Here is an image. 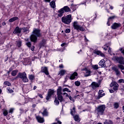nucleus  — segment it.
I'll list each match as a JSON object with an SVG mask.
<instances>
[{"mask_svg": "<svg viewBox=\"0 0 124 124\" xmlns=\"http://www.w3.org/2000/svg\"><path fill=\"white\" fill-rule=\"evenodd\" d=\"M75 84L76 85V86H77V87H79V86L81 85V83L80 82V81H75Z\"/></svg>", "mask_w": 124, "mask_h": 124, "instance_id": "obj_41", "label": "nucleus"}, {"mask_svg": "<svg viewBox=\"0 0 124 124\" xmlns=\"http://www.w3.org/2000/svg\"><path fill=\"white\" fill-rule=\"evenodd\" d=\"M114 16H111L108 19V21L107 22V25L108 26H110V22H112V19H114Z\"/></svg>", "mask_w": 124, "mask_h": 124, "instance_id": "obj_30", "label": "nucleus"}, {"mask_svg": "<svg viewBox=\"0 0 124 124\" xmlns=\"http://www.w3.org/2000/svg\"><path fill=\"white\" fill-rule=\"evenodd\" d=\"M69 98L71 101H72V102H74V99H73L72 97L71 96H69Z\"/></svg>", "mask_w": 124, "mask_h": 124, "instance_id": "obj_48", "label": "nucleus"}, {"mask_svg": "<svg viewBox=\"0 0 124 124\" xmlns=\"http://www.w3.org/2000/svg\"><path fill=\"white\" fill-rule=\"evenodd\" d=\"M3 114L4 115V116H7V114H8V112H7V110L6 109H5L3 111Z\"/></svg>", "mask_w": 124, "mask_h": 124, "instance_id": "obj_45", "label": "nucleus"}, {"mask_svg": "<svg viewBox=\"0 0 124 124\" xmlns=\"http://www.w3.org/2000/svg\"><path fill=\"white\" fill-rule=\"evenodd\" d=\"M18 77L22 79L23 82L27 83L29 81L28 78H27V74L25 72L19 73L17 75Z\"/></svg>", "mask_w": 124, "mask_h": 124, "instance_id": "obj_4", "label": "nucleus"}, {"mask_svg": "<svg viewBox=\"0 0 124 124\" xmlns=\"http://www.w3.org/2000/svg\"><path fill=\"white\" fill-rule=\"evenodd\" d=\"M58 98L59 100H60V102H62V104H63V102H64V100H63V98H62V94H58Z\"/></svg>", "mask_w": 124, "mask_h": 124, "instance_id": "obj_19", "label": "nucleus"}, {"mask_svg": "<svg viewBox=\"0 0 124 124\" xmlns=\"http://www.w3.org/2000/svg\"><path fill=\"white\" fill-rule=\"evenodd\" d=\"M76 111H75V107H74L71 110V114L72 116H74L75 115Z\"/></svg>", "mask_w": 124, "mask_h": 124, "instance_id": "obj_31", "label": "nucleus"}, {"mask_svg": "<svg viewBox=\"0 0 124 124\" xmlns=\"http://www.w3.org/2000/svg\"><path fill=\"white\" fill-rule=\"evenodd\" d=\"M50 6L52 8H55L56 7V3L55 2L54 0H52L50 3Z\"/></svg>", "mask_w": 124, "mask_h": 124, "instance_id": "obj_29", "label": "nucleus"}, {"mask_svg": "<svg viewBox=\"0 0 124 124\" xmlns=\"http://www.w3.org/2000/svg\"><path fill=\"white\" fill-rule=\"evenodd\" d=\"M85 37V41L86 42L89 41V40H88V39H87V37H86V36H84Z\"/></svg>", "mask_w": 124, "mask_h": 124, "instance_id": "obj_62", "label": "nucleus"}, {"mask_svg": "<svg viewBox=\"0 0 124 124\" xmlns=\"http://www.w3.org/2000/svg\"><path fill=\"white\" fill-rule=\"evenodd\" d=\"M54 103L55 105H59V104H60V102H59V100H58V99H57V98H56L55 99Z\"/></svg>", "mask_w": 124, "mask_h": 124, "instance_id": "obj_39", "label": "nucleus"}, {"mask_svg": "<svg viewBox=\"0 0 124 124\" xmlns=\"http://www.w3.org/2000/svg\"><path fill=\"white\" fill-rule=\"evenodd\" d=\"M38 96H39V97H40V98H43V96H42V94H39Z\"/></svg>", "mask_w": 124, "mask_h": 124, "instance_id": "obj_57", "label": "nucleus"}, {"mask_svg": "<svg viewBox=\"0 0 124 124\" xmlns=\"http://www.w3.org/2000/svg\"><path fill=\"white\" fill-rule=\"evenodd\" d=\"M111 45V43H108L107 44H106V45L102 47V48L105 50V51H106L107 49H108V47Z\"/></svg>", "mask_w": 124, "mask_h": 124, "instance_id": "obj_22", "label": "nucleus"}, {"mask_svg": "<svg viewBox=\"0 0 124 124\" xmlns=\"http://www.w3.org/2000/svg\"><path fill=\"white\" fill-rule=\"evenodd\" d=\"M109 93H114V90H109Z\"/></svg>", "mask_w": 124, "mask_h": 124, "instance_id": "obj_61", "label": "nucleus"}, {"mask_svg": "<svg viewBox=\"0 0 124 124\" xmlns=\"http://www.w3.org/2000/svg\"><path fill=\"white\" fill-rule=\"evenodd\" d=\"M104 124H108V121L107 120H106L104 122Z\"/></svg>", "mask_w": 124, "mask_h": 124, "instance_id": "obj_60", "label": "nucleus"}, {"mask_svg": "<svg viewBox=\"0 0 124 124\" xmlns=\"http://www.w3.org/2000/svg\"><path fill=\"white\" fill-rule=\"evenodd\" d=\"M41 36V34H40V30L34 29L32 34L30 36V39L32 42H36L37 41V37H40Z\"/></svg>", "mask_w": 124, "mask_h": 124, "instance_id": "obj_1", "label": "nucleus"}, {"mask_svg": "<svg viewBox=\"0 0 124 124\" xmlns=\"http://www.w3.org/2000/svg\"><path fill=\"white\" fill-rule=\"evenodd\" d=\"M63 92H68V93H71V91L69 90L68 88H64L62 90Z\"/></svg>", "mask_w": 124, "mask_h": 124, "instance_id": "obj_40", "label": "nucleus"}, {"mask_svg": "<svg viewBox=\"0 0 124 124\" xmlns=\"http://www.w3.org/2000/svg\"><path fill=\"white\" fill-rule=\"evenodd\" d=\"M91 67V66L85 67L82 69L85 77H89V76H91V74H92Z\"/></svg>", "mask_w": 124, "mask_h": 124, "instance_id": "obj_5", "label": "nucleus"}, {"mask_svg": "<svg viewBox=\"0 0 124 124\" xmlns=\"http://www.w3.org/2000/svg\"><path fill=\"white\" fill-rule=\"evenodd\" d=\"M113 60H115V61H116L117 62H118L119 63H120V64H118V66L121 70H124V65H124V57H115L113 58Z\"/></svg>", "mask_w": 124, "mask_h": 124, "instance_id": "obj_2", "label": "nucleus"}, {"mask_svg": "<svg viewBox=\"0 0 124 124\" xmlns=\"http://www.w3.org/2000/svg\"><path fill=\"white\" fill-rule=\"evenodd\" d=\"M64 79H65V80L64 81V83H66V82L67 81V80H68V78H67V76L65 77Z\"/></svg>", "mask_w": 124, "mask_h": 124, "instance_id": "obj_54", "label": "nucleus"}, {"mask_svg": "<svg viewBox=\"0 0 124 124\" xmlns=\"http://www.w3.org/2000/svg\"><path fill=\"white\" fill-rule=\"evenodd\" d=\"M29 124V122L28 121H25L23 123V124Z\"/></svg>", "mask_w": 124, "mask_h": 124, "instance_id": "obj_64", "label": "nucleus"}, {"mask_svg": "<svg viewBox=\"0 0 124 124\" xmlns=\"http://www.w3.org/2000/svg\"><path fill=\"white\" fill-rule=\"evenodd\" d=\"M110 87H113L114 91H117L119 88V84H117L116 82L113 81L110 84Z\"/></svg>", "mask_w": 124, "mask_h": 124, "instance_id": "obj_9", "label": "nucleus"}, {"mask_svg": "<svg viewBox=\"0 0 124 124\" xmlns=\"http://www.w3.org/2000/svg\"><path fill=\"white\" fill-rule=\"evenodd\" d=\"M78 75V74H77V72H75L74 73L71 74L69 79L70 80H74L76 77H77V76Z\"/></svg>", "mask_w": 124, "mask_h": 124, "instance_id": "obj_11", "label": "nucleus"}, {"mask_svg": "<svg viewBox=\"0 0 124 124\" xmlns=\"http://www.w3.org/2000/svg\"><path fill=\"white\" fill-rule=\"evenodd\" d=\"M22 31V29H20L19 27H16L14 31V33H20Z\"/></svg>", "mask_w": 124, "mask_h": 124, "instance_id": "obj_21", "label": "nucleus"}, {"mask_svg": "<svg viewBox=\"0 0 124 124\" xmlns=\"http://www.w3.org/2000/svg\"><path fill=\"white\" fill-rule=\"evenodd\" d=\"M46 44V40L43 39L42 40V42L40 44V46H41V47H44Z\"/></svg>", "mask_w": 124, "mask_h": 124, "instance_id": "obj_25", "label": "nucleus"}, {"mask_svg": "<svg viewBox=\"0 0 124 124\" xmlns=\"http://www.w3.org/2000/svg\"><path fill=\"white\" fill-rule=\"evenodd\" d=\"M17 73H18V70H14L12 72V76H16V75H17Z\"/></svg>", "mask_w": 124, "mask_h": 124, "instance_id": "obj_32", "label": "nucleus"}, {"mask_svg": "<svg viewBox=\"0 0 124 124\" xmlns=\"http://www.w3.org/2000/svg\"><path fill=\"white\" fill-rule=\"evenodd\" d=\"M4 85H5L6 86H11V83L9 82V81H5L4 82Z\"/></svg>", "mask_w": 124, "mask_h": 124, "instance_id": "obj_37", "label": "nucleus"}, {"mask_svg": "<svg viewBox=\"0 0 124 124\" xmlns=\"http://www.w3.org/2000/svg\"><path fill=\"white\" fill-rule=\"evenodd\" d=\"M7 90L9 92V93H13L14 92L12 89H10V88H7Z\"/></svg>", "mask_w": 124, "mask_h": 124, "instance_id": "obj_44", "label": "nucleus"}, {"mask_svg": "<svg viewBox=\"0 0 124 124\" xmlns=\"http://www.w3.org/2000/svg\"><path fill=\"white\" fill-rule=\"evenodd\" d=\"M72 18L71 17V15H68L66 16H63L62 18V21L66 25H69L70 23H71Z\"/></svg>", "mask_w": 124, "mask_h": 124, "instance_id": "obj_3", "label": "nucleus"}, {"mask_svg": "<svg viewBox=\"0 0 124 124\" xmlns=\"http://www.w3.org/2000/svg\"><path fill=\"white\" fill-rule=\"evenodd\" d=\"M74 119L76 122H78V123H79L80 122V118L79 117V116L76 115L75 116H74Z\"/></svg>", "mask_w": 124, "mask_h": 124, "instance_id": "obj_27", "label": "nucleus"}, {"mask_svg": "<svg viewBox=\"0 0 124 124\" xmlns=\"http://www.w3.org/2000/svg\"><path fill=\"white\" fill-rule=\"evenodd\" d=\"M112 70H114V71H115L117 76H120L121 73L120 72L118 68H117V67L113 66L112 67Z\"/></svg>", "mask_w": 124, "mask_h": 124, "instance_id": "obj_14", "label": "nucleus"}, {"mask_svg": "<svg viewBox=\"0 0 124 124\" xmlns=\"http://www.w3.org/2000/svg\"><path fill=\"white\" fill-rule=\"evenodd\" d=\"M92 68L94 70H97L99 68V67H98V65H96H96H92Z\"/></svg>", "mask_w": 124, "mask_h": 124, "instance_id": "obj_35", "label": "nucleus"}, {"mask_svg": "<svg viewBox=\"0 0 124 124\" xmlns=\"http://www.w3.org/2000/svg\"><path fill=\"white\" fill-rule=\"evenodd\" d=\"M21 31H23V32H24L25 33H29V32H30L29 31V29L26 28L25 27L22 28Z\"/></svg>", "mask_w": 124, "mask_h": 124, "instance_id": "obj_28", "label": "nucleus"}, {"mask_svg": "<svg viewBox=\"0 0 124 124\" xmlns=\"http://www.w3.org/2000/svg\"><path fill=\"white\" fill-rule=\"evenodd\" d=\"M63 95H65V96H66V97H69V95H68V94H67V93H63Z\"/></svg>", "mask_w": 124, "mask_h": 124, "instance_id": "obj_50", "label": "nucleus"}, {"mask_svg": "<svg viewBox=\"0 0 124 124\" xmlns=\"http://www.w3.org/2000/svg\"><path fill=\"white\" fill-rule=\"evenodd\" d=\"M41 71L46 75H49V72H48V68L47 67H42Z\"/></svg>", "mask_w": 124, "mask_h": 124, "instance_id": "obj_10", "label": "nucleus"}, {"mask_svg": "<svg viewBox=\"0 0 124 124\" xmlns=\"http://www.w3.org/2000/svg\"><path fill=\"white\" fill-rule=\"evenodd\" d=\"M42 114L43 116H48V111H47V109L44 108V110L43 112H42Z\"/></svg>", "mask_w": 124, "mask_h": 124, "instance_id": "obj_24", "label": "nucleus"}, {"mask_svg": "<svg viewBox=\"0 0 124 124\" xmlns=\"http://www.w3.org/2000/svg\"><path fill=\"white\" fill-rule=\"evenodd\" d=\"M67 71H66L65 70H61L59 72V75H60V76H63L64 74H65L66 73H67Z\"/></svg>", "mask_w": 124, "mask_h": 124, "instance_id": "obj_18", "label": "nucleus"}, {"mask_svg": "<svg viewBox=\"0 0 124 124\" xmlns=\"http://www.w3.org/2000/svg\"><path fill=\"white\" fill-rule=\"evenodd\" d=\"M56 121L57 122L58 124H62V122L59 121V119L56 118Z\"/></svg>", "mask_w": 124, "mask_h": 124, "instance_id": "obj_49", "label": "nucleus"}, {"mask_svg": "<svg viewBox=\"0 0 124 124\" xmlns=\"http://www.w3.org/2000/svg\"><path fill=\"white\" fill-rule=\"evenodd\" d=\"M114 108H116V109H117V108H119V104L118 103H114Z\"/></svg>", "mask_w": 124, "mask_h": 124, "instance_id": "obj_42", "label": "nucleus"}, {"mask_svg": "<svg viewBox=\"0 0 124 124\" xmlns=\"http://www.w3.org/2000/svg\"><path fill=\"white\" fill-rule=\"evenodd\" d=\"M16 46H17V47H20L22 46V41L20 40L16 41Z\"/></svg>", "mask_w": 124, "mask_h": 124, "instance_id": "obj_33", "label": "nucleus"}, {"mask_svg": "<svg viewBox=\"0 0 124 124\" xmlns=\"http://www.w3.org/2000/svg\"><path fill=\"white\" fill-rule=\"evenodd\" d=\"M108 6H109L110 9H111V10H113V9L114 8V7H113V6H110V5H108Z\"/></svg>", "mask_w": 124, "mask_h": 124, "instance_id": "obj_59", "label": "nucleus"}, {"mask_svg": "<svg viewBox=\"0 0 124 124\" xmlns=\"http://www.w3.org/2000/svg\"><path fill=\"white\" fill-rule=\"evenodd\" d=\"M18 19H19V18H18V17H14L10 18L9 20V22H10V23H12V22H14V21H16V20H18Z\"/></svg>", "mask_w": 124, "mask_h": 124, "instance_id": "obj_26", "label": "nucleus"}, {"mask_svg": "<svg viewBox=\"0 0 124 124\" xmlns=\"http://www.w3.org/2000/svg\"><path fill=\"white\" fill-rule=\"evenodd\" d=\"M105 108H106L105 105H102L98 107V108L96 109V111L98 113V114H100L101 115H102V114H103L105 110Z\"/></svg>", "mask_w": 124, "mask_h": 124, "instance_id": "obj_7", "label": "nucleus"}, {"mask_svg": "<svg viewBox=\"0 0 124 124\" xmlns=\"http://www.w3.org/2000/svg\"><path fill=\"white\" fill-rule=\"evenodd\" d=\"M62 10H63V9H61L60 10H59L58 11V16L59 17H62V15H63V13H64V12H63Z\"/></svg>", "mask_w": 124, "mask_h": 124, "instance_id": "obj_20", "label": "nucleus"}, {"mask_svg": "<svg viewBox=\"0 0 124 124\" xmlns=\"http://www.w3.org/2000/svg\"><path fill=\"white\" fill-rule=\"evenodd\" d=\"M91 24L89 23V20H87L85 23L83 24V27H89V25Z\"/></svg>", "mask_w": 124, "mask_h": 124, "instance_id": "obj_36", "label": "nucleus"}, {"mask_svg": "<svg viewBox=\"0 0 124 124\" xmlns=\"http://www.w3.org/2000/svg\"><path fill=\"white\" fill-rule=\"evenodd\" d=\"M34 48H35L34 46H32L31 47V51H34Z\"/></svg>", "mask_w": 124, "mask_h": 124, "instance_id": "obj_55", "label": "nucleus"}, {"mask_svg": "<svg viewBox=\"0 0 124 124\" xmlns=\"http://www.w3.org/2000/svg\"><path fill=\"white\" fill-rule=\"evenodd\" d=\"M73 27L75 30L77 31H85V28L83 26L78 25V22L77 21H75L73 23Z\"/></svg>", "mask_w": 124, "mask_h": 124, "instance_id": "obj_6", "label": "nucleus"}, {"mask_svg": "<svg viewBox=\"0 0 124 124\" xmlns=\"http://www.w3.org/2000/svg\"><path fill=\"white\" fill-rule=\"evenodd\" d=\"M37 120L38 121V123L42 124L44 123V119L40 116H38L36 117Z\"/></svg>", "mask_w": 124, "mask_h": 124, "instance_id": "obj_15", "label": "nucleus"}, {"mask_svg": "<svg viewBox=\"0 0 124 124\" xmlns=\"http://www.w3.org/2000/svg\"><path fill=\"white\" fill-rule=\"evenodd\" d=\"M101 57H103V58H104V57H105V55L101 52V54H100V55Z\"/></svg>", "mask_w": 124, "mask_h": 124, "instance_id": "obj_51", "label": "nucleus"}, {"mask_svg": "<svg viewBox=\"0 0 124 124\" xmlns=\"http://www.w3.org/2000/svg\"><path fill=\"white\" fill-rule=\"evenodd\" d=\"M94 54H96V55H100L101 53V51H100L99 50H95L94 51Z\"/></svg>", "mask_w": 124, "mask_h": 124, "instance_id": "obj_38", "label": "nucleus"}, {"mask_svg": "<svg viewBox=\"0 0 124 124\" xmlns=\"http://www.w3.org/2000/svg\"><path fill=\"white\" fill-rule=\"evenodd\" d=\"M26 45L27 46H28V47H31V42H27L26 43Z\"/></svg>", "mask_w": 124, "mask_h": 124, "instance_id": "obj_46", "label": "nucleus"}, {"mask_svg": "<svg viewBox=\"0 0 124 124\" xmlns=\"http://www.w3.org/2000/svg\"><path fill=\"white\" fill-rule=\"evenodd\" d=\"M13 111H14V108H10L9 110V113H13Z\"/></svg>", "mask_w": 124, "mask_h": 124, "instance_id": "obj_52", "label": "nucleus"}, {"mask_svg": "<svg viewBox=\"0 0 124 124\" xmlns=\"http://www.w3.org/2000/svg\"><path fill=\"white\" fill-rule=\"evenodd\" d=\"M111 50H112V48H111V47H109L108 52V53H109L110 55H112V54H111Z\"/></svg>", "mask_w": 124, "mask_h": 124, "instance_id": "obj_53", "label": "nucleus"}, {"mask_svg": "<svg viewBox=\"0 0 124 124\" xmlns=\"http://www.w3.org/2000/svg\"><path fill=\"white\" fill-rule=\"evenodd\" d=\"M98 94V97L99 98L102 97V96H104V95H105V93H103V90H100L99 91Z\"/></svg>", "mask_w": 124, "mask_h": 124, "instance_id": "obj_23", "label": "nucleus"}, {"mask_svg": "<svg viewBox=\"0 0 124 124\" xmlns=\"http://www.w3.org/2000/svg\"><path fill=\"white\" fill-rule=\"evenodd\" d=\"M108 124H113V122L111 120H109Z\"/></svg>", "mask_w": 124, "mask_h": 124, "instance_id": "obj_56", "label": "nucleus"}, {"mask_svg": "<svg viewBox=\"0 0 124 124\" xmlns=\"http://www.w3.org/2000/svg\"><path fill=\"white\" fill-rule=\"evenodd\" d=\"M91 87L92 89H96V88H98V87H99V84L95 82H93L92 83Z\"/></svg>", "mask_w": 124, "mask_h": 124, "instance_id": "obj_12", "label": "nucleus"}, {"mask_svg": "<svg viewBox=\"0 0 124 124\" xmlns=\"http://www.w3.org/2000/svg\"><path fill=\"white\" fill-rule=\"evenodd\" d=\"M120 27H121V24L115 23L112 25L111 28L113 30H116V29H118V28H120Z\"/></svg>", "mask_w": 124, "mask_h": 124, "instance_id": "obj_13", "label": "nucleus"}, {"mask_svg": "<svg viewBox=\"0 0 124 124\" xmlns=\"http://www.w3.org/2000/svg\"><path fill=\"white\" fill-rule=\"evenodd\" d=\"M99 65L102 67H105V66H106V65L105 64V61L103 59L101 60L99 63Z\"/></svg>", "mask_w": 124, "mask_h": 124, "instance_id": "obj_16", "label": "nucleus"}, {"mask_svg": "<svg viewBox=\"0 0 124 124\" xmlns=\"http://www.w3.org/2000/svg\"><path fill=\"white\" fill-rule=\"evenodd\" d=\"M65 43H62V44H61V46L62 47H63V46H64L65 45Z\"/></svg>", "mask_w": 124, "mask_h": 124, "instance_id": "obj_63", "label": "nucleus"}, {"mask_svg": "<svg viewBox=\"0 0 124 124\" xmlns=\"http://www.w3.org/2000/svg\"><path fill=\"white\" fill-rule=\"evenodd\" d=\"M60 68H63V64H61L59 65Z\"/></svg>", "mask_w": 124, "mask_h": 124, "instance_id": "obj_58", "label": "nucleus"}, {"mask_svg": "<svg viewBox=\"0 0 124 124\" xmlns=\"http://www.w3.org/2000/svg\"><path fill=\"white\" fill-rule=\"evenodd\" d=\"M61 9H63L62 11L63 12H70V8L68 7L67 6H64L63 8H62Z\"/></svg>", "mask_w": 124, "mask_h": 124, "instance_id": "obj_17", "label": "nucleus"}, {"mask_svg": "<svg viewBox=\"0 0 124 124\" xmlns=\"http://www.w3.org/2000/svg\"><path fill=\"white\" fill-rule=\"evenodd\" d=\"M29 79L30 80H31V81H32V80H33V79H34V76H33V75H31L29 76Z\"/></svg>", "mask_w": 124, "mask_h": 124, "instance_id": "obj_43", "label": "nucleus"}, {"mask_svg": "<svg viewBox=\"0 0 124 124\" xmlns=\"http://www.w3.org/2000/svg\"><path fill=\"white\" fill-rule=\"evenodd\" d=\"M54 90L52 89H49L48 91L47 95L46 96V100H49L51 98L52 95L54 94Z\"/></svg>", "mask_w": 124, "mask_h": 124, "instance_id": "obj_8", "label": "nucleus"}, {"mask_svg": "<svg viewBox=\"0 0 124 124\" xmlns=\"http://www.w3.org/2000/svg\"><path fill=\"white\" fill-rule=\"evenodd\" d=\"M65 32H66V33H69V32H70V29H66L65 31Z\"/></svg>", "mask_w": 124, "mask_h": 124, "instance_id": "obj_47", "label": "nucleus"}, {"mask_svg": "<svg viewBox=\"0 0 124 124\" xmlns=\"http://www.w3.org/2000/svg\"><path fill=\"white\" fill-rule=\"evenodd\" d=\"M62 94V87H60L57 89V95Z\"/></svg>", "mask_w": 124, "mask_h": 124, "instance_id": "obj_34", "label": "nucleus"}]
</instances>
